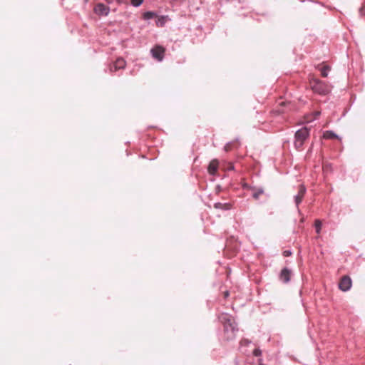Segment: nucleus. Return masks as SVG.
<instances>
[{
    "label": "nucleus",
    "mask_w": 365,
    "mask_h": 365,
    "mask_svg": "<svg viewBox=\"0 0 365 365\" xmlns=\"http://www.w3.org/2000/svg\"><path fill=\"white\" fill-rule=\"evenodd\" d=\"M218 319L224 326L226 339L227 340L234 339L237 331L234 318L228 314L222 313L219 315Z\"/></svg>",
    "instance_id": "obj_1"
},
{
    "label": "nucleus",
    "mask_w": 365,
    "mask_h": 365,
    "mask_svg": "<svg viewBox=\"0 0 365 365\" xmlns=\"http://www.w3.org/2000/svg\"><path fill=\"white\" fill-rule=\"evenodd\" d=\"M309 84L312 90L319 95H327L331 91L330 86L318 78H311Z\"/></svg>",
    "instance_id": "obj_2"
},
{
    "label": "nucleus",
    "mask_w": 365,
    "mask_h": 365,
    "mask_svg": "<svg viewBox=\"0 0 365 365\" xmlns=\"http://www.w3.org/2000/svg\"><path fill=\"white\" fill-rule=\"evenodd\" d=\"M309 135V130L307 127H304L295 133L294 146L296 149H302L304 141L308 138Z\"/></svg>",
    "instance_id": "obj_3"
},
{
    "label": "nucleus",
    "mask_w": 365,
    "mask_h": 365,
    "mask_svg": "<svg viewBox=\"0 0 365 365\" xmlns=\"http://www.w3.org/2000/svg\"><path fill=\"white\" fill-rule=\"evenodd\" d=\"M151 53L153 58L161 61L164 57L165 48L160 46H156L151 49Z\"/></svg>",
    "instance_id": "obj_4"
},
{
    "label": "nucleus",
    "mask_w": 365,
    "mask_h": 365,
    "mask_svg": "<svg viewBox=\"0 0 365 365\" xmlns=\"http://www.w3.org/2000/svg\"><path fill=\"white\" fill-rule=\"evenodd\" d=\"M351 287V279L349 276H344L340 279L339 288L344 291H348Z\"/></svg>",
    "instance_id": "obj_5"
},
{
    "label": "nucleus",
    "mask_w": 365,
    "mask_h": 365,
    "mask_svg": "<svg viewBox=\"0 0 365 365\" xmlns=\"http://www.w3.org/2000/svg\"><path fill=\"white\" fill-rule=\"evenodd\" d=\"M110 9L103 4L99 3L94 7V12L98 15H108Z\"/></svg>",
    "instance_id": "obj_6"
},
{
    "label": "nucleus",
    "mask_w": 365,
    "mask_h": 365,
    "mask_svg": "<svg viewBox=\"0 0 365 365\" xmlns=\"http://www.w3.org/2000/svg\"><path fill=\"white\" fill-rule=\"evenodd\" d=\"M125 66V61L119 58L116 59V61L113 63V64L110 67V70L111 72L116 71L119 69L124 68Z\"/></svg>",
    "instance_id": "obj_7"
},
{
    "label": "nucleus",
    "mask_w": 365,
    "mask_h": 365,
    "mask_svg": "<svg viewBox=\"0 0 365 365\" xmlns=\"http://www.w3.org/2000/svg\"><path fill=\"white\" fill-rule=\"evenodd\" d=\"M219 167V161L217 159H213L210 161L208 168L207 171L209 174L212 175H216L217 170Z\"/></svg>",
    "instance_id": "obj_8"
},
{
    "label": "nucleus",
    "mask_w": 365,
    "mask_h": 365,
    "mask_svg": "<svg viewBox=\"0 0 365 365\" xmlns=\"http://www.w3.org/2000/svg\"><path fill=\"white\" fill-rule=\"evenodd\" d=\"M305 192H306V187H304V185H300L299 186L298 193L295 196V203H296L297 206H298L302 201V199L304 196Z\"/></svg>",
    "instance_id": "obj_9"
},
{
    "label": "nucleus",
    "mask_w": 365,
    "mask_h": 365,
    "mask_svg": "<svg viewBox=\"0 0 365 365\" xmlns=\"http://www.w3.org/2000/svg\"><path fill=\"white\" fill-rule=\"evenodd\" d=\"M291 277V271L287 268H284L279 274V279L284 283L289 282Z\"/></svg>",
    "instance_id": "obj_10"
},
{
    "label": "nucleus",
    "mask_w": 365,
    "mask_h": 365,
    "mask_svg": "<svg viewBox=\"0 0 365 365\" xmlns=\"http://www.w3.org/2000/svg\"><path fill=\"white\" fill-rule=\"evenodd\" d=\"M214 207L215 209H222L225 210H229L232 207V203H221V202H216L214 204Z\"/></svg>",
    "instance_id": "obj_11"
},
{
    "label": "nucleus",
    "mask_w": 365,
    "mask_h": 365,
    "mask_svg": "<svg viewBox=\"0 0 365 365\" xmlns=\"http://www.w3.org/2000/svg\"><path fill=\"white\" fill-rule=\"evenodd\" d=\"M323 137L326 139H334L338 138L337 135L331 130H327L324 132Z\"/></svg>",
    "instance_id": "obj_12"
},
{
    "label": "nucleus",
    "mask_w": 365,
    "mask_h": 365,
    "mask_svg": "<svg viewBox=\"0 0 365 365\" xmlns=\"http://www.w3.org/2000/svg\"><path fill=\"white\" fill-rule=\"evenodd\" d=\"M331 69L330 66H323L322 68H320L321 75L322 77L326 78L328 76V71H329Z\"/></svg>",
    "instance_id": "obj_13"
},
{
    "label": "nucleus",
    "mask_w": 365,
    "mask_h": 365,
    "mask_svg": "<svg viewBox=\"0 0 365 365\" xmlns=\"http://www.w3.org/2000/svg\"><path fill=\"white\" fill-rule=\"evenodd\" d=\"M155 16V13L152 11H147L143 14V19L145 20H148L153 19Z\"/></svg>",
    "instance_id": "obj_14"
},
{
    "label": "nucleus",
    "mask_w": 365,
    "mask_h": 365,
    "mask_svg": "<svg viewBox=\"0 0 365 365\" xmlns=\"http://www.w3.org/2000/svg\"><path fill=\"white\" fill-rule=\"evenodd\" d=\"M314 226L316 228L317 233H319L322 227V222L320 220H316L314 222Z\"/></svg>",
    "instance_id": "obj_15"
},
{
    "label": "nucleus",
    "mask_w": 365,
    "mask_h": 365,
    "mask_svg": "<svg viewBox=\"0 0 365 365\" xmlns=\"http://www.w3.org/2000/svg\"><path fill=\"white\" fill-rule=\"evenodd\" d=\"M262 193L263 190L259 189L253 193L252 196L255 200H257Z\"/></svg>",
    "instance_id": "obj_16"
},
{
    "label": "nucleus",
    "mask_w": 365,
    "mask_h": 365,
    "mask_svg": "<svg viewBox=\"0 0 365 365\" xmlns=\"http://www.w3.org/2000/svg\"><path fill=\"white\" fill-rule=\"evenodd\" d=\"M131 4L134 6H139L143 1V0H130Z\"/></svg>",
    "instance_id": "obj_17"
},
{
    "label": "nucleus",
    "mask_w": 365,
    "mask_h": 365,
    "mask_svg": "<svg viewBox=\"0 0 365 365\" xmlns=\"http://www.w3.org/2000/svg\"><path fill=\"white\" fill-rule=\"evenodd\" d=\"M253 354L256 356H259L261 354V350H259L258 349H255L253 351Z\"/></svg>",
    "instance_id": "obj_18"
},
{
    "label": "nucleus",
    "mask_w": 365,
    "mask_h": 365,
    "mask_svg": "<svg viewBox=\"0 0 365 365\" xmlns=\"http://www.w3.org/2000/svg\"><path fill=\"white\" fill-rule=\"evenodd\" d=\"M292 255V252L289 250H285L283 252V255L284 257H289Z\"/></svg>",
    "instance_id": "obj_19"
},
{
    "label": "nucleus",
    "mask_w": 365,
    "mask_h": 365,
    "mask_svg": "<svg viewBox=\"0 0 365 365\" xmlns=\"http://www.w3.org/2000/svg\"><path fill=\"white\" fill-rule=\"evenodd\" d=\"M230 149H231V145H230V144H227V145L225 146V150L226 151H229V150H230Z\"/></svg>",
    "instance_id": "obj_20"
},
{
    "label": "nucleus",
    "mask_w": 365,
    "mask_h": 365,
    "mask_svg": "<svg viewBox=\"0 0 365 365\" xmlns=\"http://www.w3.org/2000/svg\"><path fill=\"white\" fill-rule=\"evenodd\" d=\"M320 115L319 111H317L314 113V118H317Z\"/></svg>",
    "instance_id": "obj_21"
},
{
    "label": "nucleus",
    "mask_w": 365,
    "mask_h": 365,
    "mask_svg": "<svg viewBox=\"0 0 365 365\" xmlns=\"http://www.w3.org/2000/svg\"><path fill=\"white\" fill-rule=\"evenodd\" d=\"M228 296H229V292L228 291L225 292H224V297L227 298Z\"/></svg>",
    "instance_id": "obj_22"
},
{
    "label": "nucleus",
    "mask_w": 365,
    "mask_h": 365,
    "mask_svg": "<svg viewBox=\"0 0 365 365\" xmlns=\"http://www.w3.org/2000/svg\"><path fill=\"white\" fill-rule=\"evenodd\" d=\"M311 120H312V119H308V120H307V122H309V121H311Z\"/></svg>",
    "instance_id": "obj_23"
},
{
    "label": "nucleus",
    "mask_w": 365,
    "mask_h": 365,
    "mask_svg": "<svg viewBox=\"0 0 365 365\" xmlns=\"http://www.w3.org/2000/svg\"><path fill=\"white\" fill-rule=\"evenodd\" d=\"M88 1H89V0H84V1H85L86 3H87Z\"/></svg>",
    "instance_id": "obj_24"
}]
</instances>
